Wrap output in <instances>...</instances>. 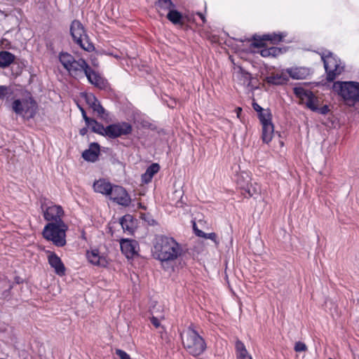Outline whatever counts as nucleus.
Masks as SVG:
<instances>
[{
    "label": "nucleus",
    "mask_w": 359,
    "mask_h": 359,
    "mask_svg": "<svg viewBox=\"0 0 359 359\" xmlns=\"http://www.w3.org/2000/svg\"><path fill=\"white\" fill-rule=\"evenodd\" d=\"M196 235L199 237L212 240L216 246L219 245V241L217 239V234L215 233H205L201 230L196 231Z\"/></svg>",
    "instance_id": "nucleus-33"
},
{
    "label": "nucleus",
    "mask_w": 359,
    "mask_h": 359,
    "mask_svg": "<svg viewBox=\"0 0 359 359\" xmlns=\"http://www.w3.org/2000/svg\"><path fill=\"white\" fill-rule=\"evenodd\" d=\"M344 69V65L342 64L341 61L339 60V62L335 64V65L332 68V74H333V81L336 79L337 76L341 74Z\"/></svg>",
    "instance_id": "nucleus-35"
},
{
    "label": "nucleus",
    "mask_w": 359,
    "mask_h": 359,
    "mask_svg": "<svg viewBox=\"0 0 359 359\" xmlns=\"http://www.w3.org/2000/svg\"><path fill=\"white\" fill-rule=\"evenodd\" d=\"M182 254L181 245L172 237L160 236L154 245L153 255L164 269L172 271L173 262Z\"/></svg>",
    "instance_id": "nucleus-1"
},
{
    "label": "nucleus",
    "mask_w": 359,
    "mask_h": 359,
    "mask_svg": "<svg viewBox=\"0 0 359 359\" xmlns=\"http://www.w3.org/2000/svg\"><path fill=\"white\" fill-rule=\"evenodd\" d=\"M243 178L247 179V183H243L240 180H238V186L241 189H244L250 196H253L259 192V187L255 184L253 185L250 183V177L248 173H244L241 175Z\"/></svg>",
    "instance_id": "nucleus-19"
},
{
    "label": "nucleus",
    "mask_w": 359,
    "mask_h": 359,
    "mask_svg": "<svg viewBox=\"0 0 359 359\" xmlns=\"http://www.w3.org/2000/svg\"><path fill=\"white\" fill-rule=\"evenodd\" d=\"M11 109L15 114L29 120L37 113L38 104L30 93L25 91L13 98Z\"/></svg>",
    "instance_id": "nucleus-2"
},
{
    "label": "nucleus",
    "mask_w": 359,
    "mask_h": 359,
    "mask_svg": "<svg viewBox=\"0 0 359 359\" xmlns=\"http://www.w3.org/2000/svg\"><path fill=\"white\" fill-rule=\"evenodd\" d=\"M15 60V55L8 51L0 52V67L10 65Z\"/></svg>",
    "instance_id": "nucleus-27"
},
{
    "label": "nucleus",
    "mask_w": 359,
    "mask_h": 359,
    "mask_svg": "<svg viewBox=\"0 0 359 359\" xmlns=\"http://www.w3.org/2000/svg\"><path fill=\"white\" fill-rule=\"evenodd\" d=\"M86 126L90 128L93 132L104 135L105 128L100 123H97L94 119H90Z\"/></svg>",
    "instance_id": "nucleus-30"
},
{
    "label": "nucleus",
    "mask_w": 359,
    "mask_h": 359,
    "mask_svg": "<svg viewBox=\"0 0 359 359\" xmlns=\"http://www.w3.org/2000/svg\"><path fill=\"white\" fill-rule=\"evenodd\" d=\"M116 353L120 359H130V355L125 351L121 350V349H116Z\"/></svg>",
    "instance_id": "nucleus-42"
},
{
    "label": "nucleus",
    "mask_w": 359,
    "mask_h": 359,
    "mask_svg": "<svg viewBox=\"0 0 359 359\" xmlns=\"http://www.w3.org/2000/svg\"><path fill=\"white\" fill-rule=\"evenodd\" d=\"M332 89L346 105L353 107L359 103V82L337 81L334 82Z\"/></svg>",
    "instance_id": "nucleus-3"
},
{
    "label": "nucleus",
    "mask_w": 359,
    "mask_h": 359,
    "mask_svg": "<svg viewBox=\"0 0 359 359\" xmlns=\"http://www.w3.org/2000/svg\"><path fill=\"white\" fill-rule=\"evenodd\" d=\"M41 208L46 220L53 223L63 222L64 210L60 205L51 203L50 205H42Z\"/></svg>",
    "instance_id": "nucleus-9"
},
{
    "label": "nucleus",
    "mask_w": 359,
    "mask_h": 359,
    "mask_svg": "<svg viewBox=\"0 0 359 359\" xmlns=\"http://www.w3.org/2000/svg\"><path fill=\"white\" fill-rule=\"evenodd\" d=\"M250 75H249L248 74H245V78H246L247 79H250Z\"/></svg>",
    "instance_id": "nucleus-50"
},
{
    "label": "nucleus",
    "mask_w": 359,
    "mask_h": 359,
    "mask_svg": "<svg viewBox=\"0 0 359 359\" xmlns=\"http://www.w3.org/2000/svg\"><path fill=\"white\" fill-rule=\"evenodd\" d=\"M307 349V347L306 344L303 342L298 341L294 345V350L297 352H302L306 351Z\"/></svg>",
    "instance_id": "nucleus-41"
},
{
    "label": "nucleus",
    "mask_w": 359,
    "mask_h": 359,
    "mask_svg": "<svg viewBox=\"0 0 359 359\" xmlns=\"http://www.w3.org/2000/svg\"><path fill=\"white\" fill-rule=\"evenodd\" d=\"M259 118L260 122L262 123V126H266V125H269V124L272 123L271 114L267 109L262 111L259 114Z\"/></svg>",
    "instance_id": "nucleus-32"
},
{
    "label": "nucleus",
    "mask_w": 359,
    "mask_h": 359,
    "mask_svg": "<svg viewBox=\"0 0 359 359\" xmlns=\"http://www.w3.org/2000/svg\"><path fill=\"white\" fill-rule=\"evenodd\" d=\"M294 93L299 98L301 103L304 104L306 106L313 95L311 90H306L302 87H295Z\"/></svg>",
    "instance_id": "nucleus-22"
},
{
    "label": "nucleus",
    "mask_w": 359,
    "mask_h": 359,
    "mask_svg": "<svg viewBox=\"0 0 359 359\" xmlns=\"http://www.w3.org/2000/svg\"><path fill=\"white\" fill-rule=\"evenodd\" d=\"M318 99L313 95L311 99L309 100L306 107L313 111H316L318 109Z\"/></svg>",
    "instance_id": "nucleus-37"
},
{
    "label": "nucleus",
    "mask_w": 359,
    "mask_h": 359,
    "mask_svg": "<svg viewBox=\"0 0 359 359\" xmlns=\"http://www.w3.org/2000/svg\"><path fill=\"white\" fill-rule=\"evenodd\" d=\"M59 60L69 74L76 79L81 78L88 65L83 59L76 60L71 54L61 53Z\"/></svg>",
    "instance_id": "nucleus-6"
},
{
    "label": "nucleus",
    "mask_w": 359,
    "mask_h": 359,
    "mask_svg": "<svg viewBox=\"0 0 359 359\" xmlns=\"http://www.w3.org/2000/svg\"><path fill=\"white\" fill-rule=\"evenodd\" d=\"M168 19L175 25L182 24V15L175 8L170 10L167 14Z\"/></svg>",
    "instance_id": "nucleus-31"
},
{
    "label": "nucleus",
    "mask_w": 359,
    "mask_h": 359,
    "mask_svg": "<svg viewBox=\"0 0 359 359\" xmlns=\"http://www.w3.org/2000/svg\"><path fill=\"white\" fill-rule=\"evenodd\" d=\"M236 114H237V117L240 118V114L242 111V109L241 107H238V108H236Z\"/></svg>",
    "instance_id": "nucleus-48"
},
{
    "label": "nucleus",
    "mask_w": 359,
    "mask_h": 359,
    "mask_svg": "<svg viewBox=\"0 0 359 359\" xmlns=\"http://www.w3.org/2000/svg\"><path fill=\"white\" fill-rule=\"evenodd\" d=\"M181 338L184 348L194 356L200 355L205 350L204 339L191 327L184 330Z\"/></svg>",
    "instance_id": "nucleus-4"
},
{
    "label": "nucleus",
    "mask_w": 359,
    "mask_h": 359,
    "mask_svg": "<svg viewBox=\"0 0 359 359\" xmlns=\"http://www.w3.org/2000/svg\"><path fill=\"white\" fill-rule=\"evenodd\" d=\"M88 261L95 266L104 267L107 264L106 257L101 254L97 249H91L86 252Z\"/></svg>",
    "instance_id": "nucleus-14"
},
{
    "label": "nucleus",
    "mask_w": 359,
    "mask_h": 359,
    "mask_svg": "<svg viewBox=\"0 0 359 359\" xmlns=\"http://www.w3.org/2000/svg\"><path fill=\"white\" fill-rule=\"evenodd\" d=\"M121 225L124 231L132 233L134 229V222L130 215H125L121 219Z\"/></svg>",
    "instance_id": "nucleus-29"
},
{
    "label": "nucleus",
    "mask_w": 359,
    "mask_h": 359,
    "mask_svg": "<svg viewBox=\"0 0 359 359\" xmlns=\"http://www.w3.org/2000/svg\"><path fill=\"white\" fill-rule=\"evenodd\" d=\"M67 225L64 222L60 223L49 222L43 229V236L57 247H62L66 244V231Z\"/></svg>",
    "instance_id": "nucleus-5"
},
{
    "label": "nucleus",
    "mask_w": 359,
    "mask_h": 359,
    "mask_svg": "<svg viewBox=\"0 0 359 359\" xmlns=\"http://www.w3.org/2000/svg\"><path fill=\"white\" fill-rule=\"evenodd\" d=\"M99 154V144L97 143H92L90 144L89 149L85 150L83 152L82 156L85 160L88 161L95 162L97 160Z\"/></svg>",
    "instance_id": "nucleus-21"
},
{
    "label": "nucleus",
    "mask_w": 359,
    "mask_h": 359,
    "mask_svg": "<svg viewBox=\"0 0 359 359\" xmlns=\"http://www.w3.org/2000/svg\"><path fill=\"white\" fill-rule=\"evenodd\" d=\"M329 107L327 105H324L322 107H318V109L316 111H318V113H320V114H326L328 113L329 111Z\"/></svg>",
    "instance_id": "nucleus-44"
},
{
    "label": "nucleus",
    "mask_w": 359,
    "mask_h": 359,
    "mask_svg": "<svg viewBox=\"0 0 359 359\" xmlns=\"http://www.w3.org/2000/svg\"><path fill=\"white\" fill-rule=\"evenodd\" d=\"M160 166L158 163H152L146 170L151 177L159 171Z\"/></svg>",
    "instance_id": "nucleus-38"
},
{
    "label": "nucleus",
    "mask_w": 359,
    "mask_h": 359,
    "mask_svg": "<svg viewBox=\"0 0 359 359\" xmlns=\"http://www.w3.org/2000/svg\"><path fill=\"white\" fill-rule=\"evenodd\" d=\"M161 307L160 305L158 306V309H156L155 307H154L151 310V322L152 325L158 328L161 327V320L164 318V316L158 312V309Z\"/></svg>",
    "instance_id": "nucleus-28"
},
{
    "label": "nucleus",
    "mask_w": 359,
    "mask_h": 359,
    "mask_svg": "<svg viewBox=\"0 0 359 359\" xmlns=\"http://www.w3.org/2000/svg\"><path fill=\"white\" fill-rule=\"evenodd\" d=\"M10 88L6 86H0V100L6 97L9 93Z\"/></svg>",
    "instance_id": "nucleus-40"
},
{
    "label": "nucleus",
    "mask_w": 359,
    "mask_h": 359,
    "mask_svg": "<svg viewBox=\"0 0 359 359\" xmlns=\"http://www.w3.org/2000/svg\"><path fill=\"white\" fill-rule=\"evenodd\" d=\"M109 196L111 200L123 206H128L131 201L126 190L120 186L114 185Z\"/></svg>",
    "instance_id": "nucleus-10"
},
{
    "label": "nucleus",
    "mask_w": 359,
    "mask_h": 359,
    "mask_svg": "<svg viewBox=\"0 0 359 359\" xmlns=\"http://www.w3.org/2000/svg\"><path fill=\"white\" fill-rule=\"evenodd\" d=\"M244 173H245V172H241V173L238 175V179H237V184H238V180H240L243 183H247V179H246L245 177L243 178V177H241V175H242L243 174H244Z\"/></svg>",
    "instance_id": "nucleus-46"
},
{
    "label": "nucleus",
    "mask_w": 359,
    "mask_h": 359,
    "mask_svg": "<svg viewBox=\"0 0 359 359\" xmlns=\"http://www.w3.org/2000/svg\"><path fill=\"white\" fill-rule=\"evenodd\" d=\"M91 109L96 112L101 118L107 119L108 118V114L99 101H97Z\"/></svg>",
    "instance_id": "nucleus-34"
},
{
    "label": "nucleus",
    "mask_w": 359,
    "mask_h": 359,
    "mask_svg": "<svg viewBox=\"0 0 359 359\" xmlns=\"http://www.w3.org/2000/svg\"><path fill=\"white\" fill-rule=\"evenodd\" d=\"M121 250L127 258H131L137 254L139 245L136 241L122 239L120 241Z\"/></svg>",
    "instance_id": "nucleus-13"
},
{
    "label": "nucleus",
    "mask_w": 359,
    "mask_h": 359,
    "mask_svg": "<svg viewBox=\"0 0 359 359\" xmlns=\"http://www.w3.org/2000/svg\"><path fill=\"white\" fill-rule=\"evenodd\" d=\"M79 109H80V110H81V114H82L83 118V119H84V121H85V122H86V123H88V122L91 119V118H88V117L87 116V115H86V113L85 110H84L82 107H79Z\"/></svg>",
    "instance_id": "nucleus-45"
},
{
    "label": "nucleus",
    "mask_w": 359,
    "mask_h": 359,
    "mask_svg": "<svg viewBox=\"0 0 359 359\" xmlns=\"http://www.w3.org/2000/svg\"><path fill=\"white\" fill-rule=\"evenodd\" d=\"M287 74L293 79H305L311 74L309 68L303 67H295L286 69Z\"/></svg>",
    "instance_id": "nucleus-17"
},
{
    "label": "nucleus",
    "mask_w": 359,
    "mask_h": 359,
    "mask_svg": "<svg viewBox=\"0 0 359 359\" xmlns=\"http://www.w3.org/2000/svg\"><path fill=\"white\" fill-rule=\"evenodd\" d=\"M114 189V186L104 179H100L93 184V189L95 192L108 196Z\"/></svg>",
    "instance_id": "nucleus-18"
},
{
    "label": "nucleus",
    "mask_w": 359,
    "mask_h": 359,
    "mask_svg": "<svg viewBox=\"0 0 359 359\" xmlns=\"http://www.w3.org/2000/svg\"><path fill=\"white\" fill-rule=\"evenodd\" d=\"M255 47L261 48L259 51L262 57H276L281 53V49L275 46L266 47L265 42L260 41L257 37H254V41L252 43Z\"/></svg>",
    "instance_id": "nucleus-12"
},
{
    "label": "nucleus",
    "mask_w": 359,
    "mask_h": 359,
    "mask_svg": "<svg viewBox=\"0 0 359 359\" xmlns=\"http://www.w3.org/2000/svg\"><path fill=\"white\" fill-rule=\"evenodd\" d=\"M152 178H153V177H151V175H150V174H149L147 172H145L142 175V180L144 183H149L151 180Z\"/></svg>",
    "instance_id": "nucleus-43"
},
{
    "label": "nucleus",
    "mask_w": 359,
    "mask_h": 359,
    "mask_svg": "<svg viewBox=\"0 0 359 359\" xmlns=\"http://www.w3.org/2000/svg\"><path fill=\"white\" fill-rule=\"evenodd\" d=\"M86 76L88 81L99 88H103L106 86L105 80L97 72L92 70L90 66L85 71L83 76Z\"/></svg>",
    "instance_id": "nucleus-15"
},
{
    "label": "nucleus",
    "mask_w": 359,
    "mask_h": 359,
    "mask_svg": "<svg viewBox=\"0 0 359 359\" xmlns=\"http://www.w3.org/2000/svg\"><path fill=\"white\" fill-rule=\"evenodd\" d=\"M86 128H83L80 130V134L82 135H84L86 133Z\"/></svg>",
    "instance_id": "nucleus-49"
},
{
    "label": "nucleus",
    "mask_w": 359,
    "mask_h": 359,
    "mask_svg": "<svg viewBox=\"0 0 359 359\" xmlns=\"http://www.w3.org/2000/svg\"><path fill=\"white\" fill-rule=\"evenodd\" d=\"M132 132V126L126 122L111 124L105 127L104 135L110 138H116L121 135H126Z\"/></svg>",
    "instance_id": "nucleus-8"
},
{
    "label": "nucleus",
    "mask_w": 359,
    "mask_h": 359,
    "mask_svg": "<svg viewBox=\"0 0 359 359\" xmlns=\"http://www.w3.org/2000/svg\"><path fill=\"white\" fill-rule=\"evenodd\" d=\"M236 351L237 359H252L245 345L241 341H237L236 343Z\"/></svg>",
    "instance_id": "nucleus-26"
},
{
    "label": "nucleus",
    "mask_w": 359,
    "mask_h": 359,
    "mask_svg": "<svg viewBox=\"0 0 359 359\" xmlns=\"http://www.w3.org/2000/svg\"><path fill=\"white\" fill-rule=\"evenodd\" d=\"M48 261L50 266L54 269L58 276H63L65 272V267L60 258L54 252H49Z\"/></svg>",
    "instance_id": "nucleus-16"
},
{
    "label": "nucleus",
    "mask_w": 359,
    "mask_h": 359,
    "mask_svg": "<svg viewBox=\"0 0 359 359\" xmlns=\"http://www.w3.org/2000/svg\"><path fill=\"white\" fill-rule=\"evenodd\" d=\"M253 108L255 111H259V113L262 111H264V109H263L259 104L255 103L253 104Z\"/></svg>",
    "instance_id": "nucleus-47"
},
{
    "label": "nucleus",
    "mask_w": 359,
    "mask_h": 359,
    "mask_svg": "<svg viewBox=\"0 0 359 359\" xmlns=\"http://www.w3.org/2000/svg\"><path fill=\"white\" fill-rule=\"evenodd\" d=\"M156 7L161 15H164L165 12H169L170 10L175 8V4L171 0H158L156 3Z\"/></svg>",
    "instance_id": "nucleus-24"
},
{
    "label": "nucleus",
    "mask_w": 359,
    "mask_h": 359,
    "mask_svg": "<svg viewBox=\"0 0 359 359\" xmlns=\"http://www.w3.org/2000/svg\"><path fill=\"white\" fill-rule=\"evenodd\" d=\"M86 100L87 104H88V106L90 108H92L98 101L96 99V97L93 95H92V94L86 95Z\"/></svg>",
    "instance_id": "nucleus-39"
},
{
    "label": "nucleus",
    "mask_w": 359,
    "mask_h": 359,
    "mask_svg": "<svg viewBox=\"0 0 359 359\" xmlns=\"http://www.w3.org/2000/svg\"><path fill=\"white\" fill-rule=\"evenodd\" d=\"M286 36L285 33H272L268 34H264L262 36H256L260 41L264 42L270 41L272 44H276L283 40V39Z\"/></svg>",
    "instance_id": "nucleus-23"
},
{
    "label": "nucleus",
    "mask_w": 359,
    "mask_h": 359,
    "mask_svg": "<svg viewBox=\"0 0 359 359\" xmlns=\"http://www.w3.org/2000/svg\"><path fill=\"white\" fill-rule=\"evenodd\" d=\"M199 15H200L201 18L203 20H204V17H203V14H201V13H200V14H199Z\"/></svg>",
    "instance_id": "nucleus-51"
},
{
    "label": "nucleus",
    "mask_w": 359,
    "mask_h": 359,
    "mask_svg": "<svg viewBox=\"0 0 359 359\" xmlns=\"http://www.w3.org/2000/svg\"><path fill=\"white\" fill-rule=\"evenodd\" d=\"M266 81L269 84L283 85L289 81V78L285 69L280 72L271 74L266 77Z\"/></svg>",
    "instance_id": "nucleus-20"
},
{
    "label": "nucleus",
    "mask_w": 359,
    "mask_h": 359,
    "mask_svg": "<svg viewBox=\"0 0 359 359\" xmlns=\"http://www.w3.org/2000/svg\"><path fill=\"white\" fill-rule=\"evenodd\" d=\"M71 34L74 41L78 43L83 49L87 51H90L93 49V46L91 43H86V45L83 43L86 39V36L81 23L78 20L72 22L71 28Z\"/></svg>",
    "instance_id": "nucleus-7"
},
{
    "label": "nucleus",
    "mask_w": 359,
    "mask_h": 359,
    "mask_svg": "<svg viewBox=\"0 0 359 359\" xmlns=\"http://www.w3.org/2000/svg\"><path fill=\"white\" fill-rule=\"evenodd\" d=\"M321 58L323 61L325 72L327 73V79L332 81H333V74L332 70L331 71V69H332L335 64L339 62V59L329 51L324 52L321 55Z\"/></svg>",
    "instance_id": "nucleus-11"
},
{
    "label": "nucleus",
    "mask_w": 359,
    "mask_h": 359,
    "mask_svg": "<svg viewBox=\"0 0 359 359\" xmlns=\"http://www.w3.org/2000/svg\"><path fill=\"white\" fill-rule=\"evenodd\" d=\"M318 99L313 95L311 99L309 100L306 107L313 111H316L318 109Z\"/></svg>",
    "instance_id": "nucleus-36"
},
{
    "label": "nucleus",
    "mask_w": 359,
    "mask_h": 359,
    "mask_svg": "<svg viewBox=\"0 0 359 359\" xmlns=\"http://www.w3.org/2000/svg\"><path fill=\"white\" fill-rule=\"evenodd\" d=\"M273 133L274 127L273 123L262 126V139L264 143L269 144L271 141L273 137Z\"/></svg>",
    "instance_id": "nucleus-25"
}]
</instances>
